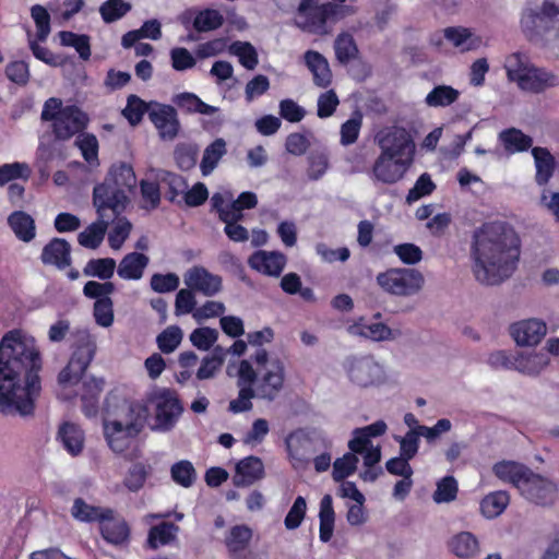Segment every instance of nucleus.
<instances>
[{"label":"nucleus","mask_w":559,"mask_h":559,"mask_svg":"<svg viewBox=\"0 0 559 559\" xmlns=\"http://www.w3.org/2000/svg\"><path fill=\"white\" fill-rule=\"evenodd\" d=\"M515 371L528 376H539L550 364V359L543 352H515Z\"/></svg>","instance_id":"nucleus-25"},{"label":"nucleus","mask_w":559,"mask_h":559,"mask_svg":"<svg viewBox=\"0 0 559 559\" xmlns=\"http://www.w3.org/2000/svg\"><path fill=\"white\" fill-rule=\"evenodd\" d=\"M520 239L506 222L484 223L473 231L469 257L472 272L484 285H498L515 270Z\"/></svg>","instance_id":"nucleus-2"},{"label":"nucleus","mask_w":559,"mask_h":559,"mask_svg":"<svg viewBox=\"0 0 559 559\" xmlns=\"http://www.w3.org/2000/svg\"><path fill=\"white\" fill-rule=\"evenodd\" d=\"M460 91L450 85H437L425 97V104L431 108L451 106L460 98Z\"/></svg>","instance_id":"nucleus-42"},{"label":"nucleus","mask_w":559,"mask_h":559,"mask_svg":"<svg viewBox=\"0 0 559 559\" xmlns=\"http://www.w3.org/2000/svg\"><path fill=\"white\" fill-rule=\"evenodd\" d=\"M377 283L388 294L409 297L423 289L425 277L416 269L394 267L378 274Z\"/></svg>","instance_id":"nucleus-10"},{"label":"nucleus","mask_w":559,"mask_h":559,"mask_svg":"<svg viewBox=\"0 0 559 559\" xmlns=\"http://www.w3.org/2000/svg\"><path fill=\"white\" fill-rule=\"evenodd\" d=\"M148 118L163 140H173L177 136L180 123L174 107L151 103Z\"/></svg>","instance_id":"nucleus-17"},{"label":"nucleus","mask_w":559,"mask_h":559,"mask_svg":"<svg viewBox=\"0 0 559 559\" xmlns=\"http://www.w3.org/2000/svg\"><path fill=\"white\" fill-rule=\"evenodd\" d=\"M70 243L62 238H53L41 251L40 260L44 264L64 269L71 263Z\"/></svg>","instance_id":"nucleus-26"},{"label":"nucleus","mask_w":559,"mask_h":559,"mask_svg":"<svg viewBox=\"0 0 559 559\" xmlns=\"http://www.w3.org/2000/svg\"><path fill=\"white\" fill-rule=\"evenodd\" d=\"M252 537V531L247 525H235L225 538V545L231 555H238L245 549Z\"/></svg>","instance_id":"nucleus-47"},{"label":"nucleus","mask_w":559,"mask_h":559,"mask_svg":"<svg viewBox=\"0 0 559 559\" xmlns=\"http://www.w3.org/2000/svg\"><path fill=\"white\" fill-rule=\"evenodd\" d=\"M557 486L551 480L534 474L532 471L522 486L521 495L538 506H550L557 499Z\"/></svg>","instance_id":"nucleus-16"},{"label":"nucleus","mask_w":559,"mask_h":559,"mask_svg":"<svg viewBox=\"0 0 559 559\" xmlns=\"http://www.w3.org/2000/svg\"><path fill=\"white\" fill-rule=\"evenodd\" d=\"M99 531L109 544L123 545L129 540L130 527L127 521L110 508L99 521Z\"/></svg>","instance_id":"nucleus-21"},{"label":"nucleus","mask_w":559,"mask_h":559,"mask_svg":"<svg viewBox=\"0 0 559 559\" xmlns=\"http://www.w3.org/2000/svg\"><path fill=\"white\" fill-rule=\"evenodd\" d=\"M334 49L337 60L341 63H347L357 56L358 49L354 38L349 34H340L334 43Z\"/></svg>","instance_id":"nucleus-61"},{"label":"nucleus","mask_w":559,"mask_h":559,"mask_svg":"<svg viewBox=\"0 0 559 559\" xmlns=\"http://www.w3.org/2000/svg\"><path fill=\"white\" fill-rule=\"evenodd\" d=\"M140 432L122 426L119 421L110 420L104 417V436L108 447L116 453L124 452L130 441Z\"/></svg>","instance_id":"nucleus-23"},{"label":"nucleus","mask_w":559,"mask_h":559,"mask_svg":"<svg viewBox=\"0 0 559 559\" xmlns=\"http://www.w3.org/2000/svg\"><path fill=\"white\" fill-rule=\"evenodd\" d=\"M150 259L147 255L140 252H131L122 258L118 267L117 274L122 280L138 281L141 280L145 269L147 267Z\"/></svg>","instance_id":"nucleus-30"},{"label":"nucleus","mask_w":559,"mask_h":559,"mask_svg":"<svg viewBox=\"0 0 559 559\" xmlns=\"http://www.w3.org/2000/svg\"><path fill=\"white\" fill-rule=\"evenodd\" d=\"M116 261L111 258L92 259L90 260L83 272L86 276L98 277L100 280H109L115 272Z\"/></svg>","instance_id":"nucleus-51"},{"label":"nucleus","mask_w":559,"mask_h":559,"mask_svg":"<svg viewBox=\"0 0 559 559\" xmlns=\"http://www.w3.org/2000/svg\"><path fill=\"white\" fill-rule=\"evenodd\" d=\"M448 548L452 555L460 559H471L480 552L479 542L471 532L454 534L448 542Z\"/></svg>","instance_id":"nucleus-28"},{"label":"nucleus","mask_w":559,"mask_h":559,"mask_svg":"<svg viewBox=\"0 0 559 559\" xmlns=\"http://www.w3.org/2000/svg\"><path fill=\"white\" fill-rule=\"evenodd\" d=\"M150 401L155 409L152 429L159 432L171 430L182 413V406L176 394L169 390L159 389L152 393Z\"/></svg>","instance_id":"nucleus-11"},{"label":"nucleus","mask_w":559,"mask_h":559,"mask_svg":"<svg viewBox=\"0 0 559 559\" xmlns=\"http://www.w3.org/2000/svg\"><path fill=\"white\" fill-rule=\"evenodd\" d=\"M151 108V103L146 104L136 95H130L127 99V106L122 110V115L124 118L132 124H138L145 112L148 114Z\"/></svg>","instance_id":"nucleus-60"},{"label":"nucleus","mask_w":559,"mask_h":559,"mask_svg":"<svg viewBox=\"0 0 559 559\" xmlns=\"http://www.w3.org/2000/svg\"><path fill=\"white\" fill-rule=\"evenodd\" d=\"M75 145L81 151L85 162L92 166L98 165V140L94 134H80L75 140Z\"/></svg>","instance_id":"nucleus-54"},{"label":"nucleus","mask_w":559,"mask_h":559,"mask_svg":"<svg viewBox=\"0 0 559 559\" xmlns=\"http://www.w3.org/2000/svg\"><path fill=\"white\" fill-rule=\"evenodd\" d=\"M183 282L188 288L209 297L216 295L222 289V277L199 265L186 271Z\"/></svg>","instance_id":"nucleus-19"},{"label":"nucleus","mask_w":559,"mask_h":559,"mask_svg":"<svg viewBox=\"0 0 559 559\" xmlns=\"http://www.w3.org/2000/svg\"><path fill=\"white\" fill-rule=\"evenodd\" d=\"M503 69L508 81L524 93L539 95L559 88V72L536 66L524 52L515 51L508 55Z\"/></svg>","instance_id":"nucleus-3"},{"label":"nucleus","mask_w":559,"mask_h":559,"mask_svg":"<svg viewBox=\"0 0 559 559\" xmlns=\"http://www.w3.org/2000/svg\"><path fill=\"white\" fill-rule=\"evenodd\" d=\"M58 440L72 456L79 455L84 448V432L73 423H64L60 426Z\"/></svg>","instance_id":"nucleus-34"},{"label":"nucleus","mask_w":559,"mask_h":559,"mask_svg":"<svg viewBox=\"0 0 559 559\" xmlns=\"http://www.w3.org/2000/svg\"><path fill=\"white\" fill-rule=\"evenodd\" d=\"M376 141L382 154L413 164L415 144L404 128L383 129L376 135Z\"/></svg>","instance_id":"nucleus-12"},{"label":"nucleus","mask_w":559,"mask_h":559,"mask_svg":"<svg viewBox=\"0 0 559 559\" xmlns=\"http://www.w3.org/2000/svg\"><path fill=\"white\" fill-rule=\"evenodd\" d=\"M127 202L128 195L109 186V182L94 187L93 204L99 217H110L112 221L124 210Z\"/></svg>","instance_id":"nucleus-15"},{"label":"nucleus","mask_w":559,"mask_h":559,"mask_svg":"<svg viewBox=\"0 0 559 559\" xmlns=\"http://www.w3.org/2000/svg\"><path fill=\"white\" fill-rule=\"evenodd\" d=\"M442 39L456 49L459 52L476 51L487 46V41L473 29L464 26H449L441 34H435L430 38V43L436 47H441Z\"/></svg>","instance_id":"nucleus-14"},{"label":"nucleus","mask_w":559,"mask_h":559,"mask_svg":"<svg viewBox=\"0 0 559 559\" xmlns=\"http://www.w3.org/2000/svg\"><path fill=\"white\" fill-rule=\"evenodd\" d=\"M170 476L177 485L190 488L197 479V472L190 461L181 460L171 466Z\"/></svg>","instance_id":"nucleus-50"},{"label":"nucleus","mask_w":559,"mask_h":559,"mask_svg":"<svg viewBox=\"0 0 559 559\" xmlns=\"http://www.w3.org/2000/svg\"><path fill=\"white\" fill-rule=\"evenodd\" d=\"M499 140L503 144L506 151L511 154L526 151L532 146L533 142L528 135L514 128L500 132Z\"/></svg>","instance_id":"nucleus-46"},{"label":"nucleus","mask_w":559,"mask_h":559,"mask_svg":"<svg viewBox=\"0 0 559 559\" xmlns=\"http://www.w3.org/2000/svg\"><path fill=\"white\" fill-rule=\"evenodd\" d=\"M459 487L453 476H445L437 483L432 499L436 503H449L455 500Z\"/></svg>","instance_id":"nucleus-57"},{"label":"nucleus","mask_w":559,"mask_h":559,"mask_svg":"<svg viewBox=\"0 0 559 559\" xmlns=\"http://www.w3.org/2000/svg\"><path fill=\"white\" fill-rule=\"evenodd\" d=\"M57 157V148L53 142H39L36 150L35 165L40 176L47 178L49 176L48 164Z\"/></svg>","instance_id":"nucleus-58"},{"label":"nucleus","mask_w":559,"mask_h":559,"mask_svg":"<svg viewBox=\"0 0 559 559\" xmlns=\"http://www.w3.org/2000/svg\"><path fill=\"white\" fill-rule=\"evenodd\" d=\"M40 118L50 122L52 133L57 140L66 141L86 128L87 115L78 106H63L60 98L50 97L43 106Z\"/></svg>","instance_id":"nucleus-7"},{"label":"nucleus","mask_w":559,"mask_h":559,"mask_svg":"<svg viewBox=\"0 0 559 559\" xmlns=\"http://www.w3.org/2000/svg\"><path fill=\"white\" fill-rule=\"evenodd\" d=\"M78 341L79 346L58 376V395L62 400H70L76 394L72 389L79 384L96 352L95 338L87 331L79 332Z\"/></svg>","instance_id":"nucleus-8"},{"label":"nucleus","mask_w":559,"mask_h":559,"mask_svg":"<svg viewBox=\"0 0 559 559\" xmlns=\"http://www.w3.org/2000/svg\"><path fill=\"white\" fill-rule=\"evenodd\" d=\"M343 367L348 381L360 389L378 386L386 379L384 367L369 355L349 356Z\"/></svg>","instance_id":"nucleus-9"},{"label":"nucleus","mask_w":559,"mask_h":559,"mask_svg":"<svg viewBox=\"0 0 559 559\" xmlns=\"http://www.w3.org/2000/svg\"><path fill=\"white\" fill-rule=\"evenodd\" d=\"M237 386L239 389L238 396L229 402L228 409L234 413H243L252 408V399H257V394L250 385V370L243 365L241 370H237Z\"/></svg>","instance_id":"nucleus-24"},{"label":"nucleus","mask_w":559,"mask_h":559,"mask_svg":"<svg viewBox=\"0 0 559 559\" xmlns=\"http://www.w3.org/2000/svg\"><path fill=\"white\" fill-rule=\"evenodd\" d=\"M510 502L507 491L498 490L487 495L480 502V510L485 518L495 519L503 513Z\"/></svg>","instance_id":"nucleus-43"},{"label":"nucleus","mask_w":559,"mask_h":559,"mask_svg":"<svg viewBox=\"0 0 559 559\" xmlns=\"http://www.w3.org/2000/svg\"><path fill=\"white\" fill-rule=\"evenodd\" d=\"M60 44L66 47L74 48L80 58L88 60L91 57L90 37L84 34H75L69 31H62L59 34Z\"/></svg>","instance_id":"nucleus-48"},{"label":"nucleus","mask_w":559,"mask_h":559,"mask_svg":"<svg viewBox=\"0 0 559 559\" xmlns=\"http://www.w3.org/2000/svg\"><path fill=\"white\" fill-rule=\"evenodd\" d=\"M109 508L97 507L87 503L82 498H76L71 507V515L79 522H98Z\"/></svg>","instance_id":"nucleus-44"},{"label":"nucleus","mask_w":559,"mask_h":559,"mask_svg":"<svg viewBox=\"0 0 559 559\" xmlns=\"http://www.w3.org/2000/svg\"><path fill=\"white\" fill-rule=\"evenodd\" d=\"M519 26L531 43L559 41V0H543L540 4L527 2L521 10Z\"/></svg>","instance_id":"nucleus-4"},{"label":"nucleus","mask_w":559,"mask_h":559,"mask_svg":"<svg viewBox=\"0 0 559 559\" xmlns=\"http://www.w3.org/2000/svg\"><path fill=\"white\" fill-rule=\"evenodd\" d=\"M226 358L225 348L217 345L213 348L212 354L204 357L201 361V366L197 371V378L199 380H206L213 378L216 372L222 368Z\"/></svg>","instance_id":"nucleus-45"},{"label":"nucleus","mask_w":559,"mask_h":559,"mask_svg":"<svg viewBox=\"0 0 559 559\" xmlns=\"http://www.w3.org/2000/svg\"><path fill=\"white\" fill-rule=\"evenodd\" d=\"M492 471L500 480L512 484L520 492L531 473L530 468L513 461L499 462Z\"/></svg>","instance_id":"nucleus-27"},{"label":"nucleus","mask_w":559,"mask_h":559,"mask_svg":"<svg viewBox=\"0 0 559 559\" xmlns=\"http://www.w3.org/2000/svg\"><path fill=\"white\" fill-rule=\"evenodd\" d=\"M240 219L242 217L230 214L227 211H222V221L225 223L224 231L235 242H243L249 239L247 228L238 224Z\"/></svg>","instance_id":"nucleus-56"},{"label":"nucleus","mask_w":559,"mask_h":559,"mask_svg":"<svg viewBox=\"0 0 559 559\" xmlns=\"http://www.w3.org/2000/svg\"><path fill=\"white\" fill-rule=\"evenodd\" d=\"M179 526L170 522L153 525L147 533L146 544L151 549H158L176 540Z\"/></svg>","instance_id":"nucleus-36"},{"label":"nucleus","mask_w":559,"mask_h":559,"mask_svg":"<svg viewBox=\"0 0 559 559\" xmlns=\"http://www.w3.org/2000/svg\"><path fill=\"white\" fill-rule=\"evenodd\" d=\"M304 59L307 68L312 73L314 84L319 87L329 86L332 81V72L328 60L314 50L306 51Z\"/></svg>","instance_id":"nucleus-31"},{"label":"nucleus","mask_w":559,"mask_h":559,"mask_svg":"<svg viewBox=\"0 0 559 559\" xmlns=\"http://www.w3.org/2000/svg\"><path fill=\"white\" fill-rule=\"evenodd\" d=\"M82 388L83 412L87 417H93L98 411V397L103 391L104 381L103 379L91 377L83 382Z\"/></svg>","instance_id":"nucleus-37"},{"label":"nucleus","mask_w":559,"mask_h":559,"mask_svg":"<svg viewBox=\"0 0 559 559\" xmlns=\"http://www.w3.org/2000/svg\"><path fill=\"white\" fill-rule=\"evenodd\" d=\"M380 317V313H377L372 319L360 317L348 322L346 331L354 337L371 342H390L400 337V330L391 329L385 323L379 321Z\"/></svg>","instance_id":"nucleus-13"},{"label":"nucleus","mask_w":559,"mask_h":559,"mask_svg":"<svg viewBox=\"0 0 559 559\" xmlns=\"http://www.w3.org/2000/svg\"><path fill=\"white\" fill-rule=\"evenodd\" d=\"M8 224L16 238L23 242H31L36 237L35 219L23 211H15L8 217Z\"/></svg>","instance_id":"nucleus-33"},{"label":"nucleus","mask_w":559,"mask_h":559,"mask_svg":"<svg viewBox=\"0 0 559 559\" xmlns=\"http://www.w3.org/2000/svg\"><path fill=\"white\" fill-rule=\"evenodd\" d=\"M190 342L200 350H209L218 338V331L212 328H198L189 336Z\"/></svg>","instance_id":"nucleus-64"},{"label":"nucleus","mask_w":559,"mask_h":559,"mask_svg":"<svg viewBox=\"0 0 559 559\" xmlns=\"http://www.w3.org/2000/svg\"><path fill=\"white\" fill-rule=\"evenodd\" d=\"M199 148L195 144L181 143L175 148V159L179 168L189 170L195 166Z\"/></svg>","instance_id":"nucleus-62"},{"label":"nucleus","mask_w":559,"mask_h":559,"mask_svg":"<svg viewBox=\"0 0 559 559\" xmlns=\"http://www.w3.org/2000/svg\"><path fill=\"white\" fill-rule=\"evenodd\" d=\"M412 164L380 153L376 159L371 179L386 185H392L403 179Z\"/></svg>","instance_id":"nucleus-18"},{"label":"nucleus","mask_w":559,"mask_h":559,"mask_svg":"<svg viewBox=\"0 0 559 559\" xmlns=\"http://www.w3.org/2000/svg\"><path fill=\"white\" fill-rule=\"evenodd\" d=\"M226 153V141L224 139H216L207 145L200 163L201 174L204 177L210 176Z\"/></svg>","instance_id":"nucleus-41"},{"label":"nucleus","mask_w":559,"mask_h":559,"mask_svg":"<svg viewBox=\"0 0 559 559\" xmlns=\"http://www.w3.org/2000/svg\"><path fill=\"white\" fill-rule=\"evenodd\" d=\"M319 521V538L322 543H328L333 536L335 522L333 499L330 495L323 496L320 501Z\"/></svg>","instance_id":"nucleus-40"},{"label":"nucleus","mask_w":559,"mask_h":559,"mask_svg":"<svg viewBox=\"0 0 559 559\" xmlns=\"http://www.w3.org/2000/svg\"><path fill=\"white\" fill-rule=\"evenodd\" d=\"M176 103L181 109L188 112H197L210 116L218 111L217 107L204 103L195 94L192 93H183L178 95Z\"/></svg>","instance_id":"nucleus-49"},{"label":"nucleus","mask_w":559,"mask_h":559,"mask_svg":"<svg viewBox=\"0 0 559 559\" xmlns=\"http://www.w3.org/2000/svg\"><path fill=\"white\" fill-rule=\"evenodd\" d=\"M358 457L354 452H347L333 463L332 477L335 481H343L346 477L353 475L357 468Z\"/></svg>","instance_id":"nucleus-55"},{"label":"nucleus","mask_w":559,"mask_h":559,"mask_svg":"<svg viewBox=\"0 0 559 559\" xmlns=\"http://www.w3.org/2000/svg\"><path fill=\"white\" fill-rule=\"evenodd\" d=\"M247 365L250 370V385L257 394V399L274 401L284 388L285 366L278 357H273L263 348L255 352L252 361L240 360L237 370Z\"/></svg>","instance_id":"nucleus-5"},{"label":"nucleus","mask_w":559,"mask_h":559,"mask_svg":"<svg viewBox=\"0 0 559 559\" xmlns=\"http://www.w3.org/2000/svg\"><path fill=\"white\" fill-rule=\"evenodd\" d=\"M104 181L128 194L135 187L136 178L130 165L120 163L111 166Z\"/></svg>","instance_id":"nucleus-32"},{"label":"nucleus","mask_w":559,"mask_h":559,"mask_svg":"<svg viewBox=\"0 0 559 559\" xmlns=\"http://www.w3.org/2000/svg\"><path fill=\"white\" fill-rule=\"evenodd\" d=\"M287 258L278 251L259 250L250 255L249 266L266 276L278 277L286 266Z\"/></svg>","instance_id":"nucleus-22"},{"label":"nucleus","mask_w":559,"mask_h":559,"mask_svg":"<svg viewBox=\"0 0 559 559\" xmlns=\"http://www.w3.org/2000/svg\"><path fill=\"white\" fill-rule=\"evenodd\" d=\"M147 415L146 405L127 389H115L106 396L104 417L119 421L122 426L141 432Z\"/></svg>","instance_id":"nucleus-6"},{"label":"nucleus","mask_w":559,"mask_h":559,"mask_svg":"<svg viewBox=\"0 0 559 559\" xmlns=\"http://www.w3.org/2000/svg\"><path fill=\"white\" fill-rule=\"evenodd\" d=\"M41 357L35 338L10 331L0 341V413L25 416L40 391Z\"/></svg>","instance_id":"nucleus-1"},{"label":"nucleus","mask_w":559,"mask_h":559,"mask_svg":"<svg viewBox=\"0 0 559 559\" xmlns=\"http://www.w3.org/2000/svg\"><path fill=\"white\" fill-rule=\"evenodd\" d=\"M223 21V15L217 10L205 9L195 15L193 26L199 32H209L218 28Z\"/></svg>","instance_id":"nucleus-59"},{"label":"nucleus","mask_w":559,"mask_h":559,"mask_svg":"<svg viewBox=\"0 0 559 559\" xmlns=\"http://www.w3.org/2000/svg\"><path fill=\"white\" fill-rule=\"evenodd\" d=\"M110 217H99L90 226H87L78 236L79 243L88 249H96L100 246L104 240Z\"/></svg>","instance_id":"nucleus-39"},{"label":"nucleus","mask_w":559,"mask_h":559,"mask_svg":"<svg viewBox=\"0 0 559 559\" xmlns=\"http://www.w3.org/2000/svg\"><path fill=\"white\" fill-rule=\"evenodd\" d=\"M263 462L258 456L250 455L237 464L234 481L237 486H249L263 478Z\"/></svg>","instance_id":"nucleus-29"},{"label":"nucleus","mask_w":559,"mask_h":559,"mask_svg":"<svg viewBox=\"0 0 559 559\" xmlns=\"http://www.w3.org/2000/svg\"><path fill=\"white\" fill-rule=\"evenodd\" d=\"M534 157L536 175L535 180L537 185L545 186L552 177L555 164V157L545 147H534L532 150Z\"/></svg>","instance_id":"nucleus-38"},{"label":"nucleus","mask_w":559,"mask_h":559,"mask_svg":"<svg viewBox=\"0 0 559 559\" xmlns=\"http://www.w3.org/2000/svg\"><path fill=\"white\" fill-rule=\"evenodd\" d=\"M31 175L32 169L26 163L14 162L11 164H3L0 166V187L16 179L27 180Z\"/></svg>","instance_id":"nucleus-52"},{"label":"nucleus","mask_w":559,"mask_h":559,"mask_svg":"<svg viewBox=\"0 0 559 559\" xmlns=\"http://www.w3.org/2000/svg\"><path fill=\"white\" fill-rule=\"evenodd\" d=\"M547 325L538 319H526L514 322L510 326V334L519 346H536L545 337Z\"/></svg>","instance_id":"nucleus-20"},{"label":"nucleus","mask_w":559,"mask_h":559,"mask_svg":"<svg viewBox=\"0 0 559 559\" xmlns=\"http://www.w3.org/2000/svg\"><path fill=\"white\" fill-rule=\"evenodd\" d=\"M183 334L179 326L170 325L166 328L156 338L159 350L164 354L175 352L182 341Z\"/></svg>","instance_id":"nucleus-53"},{"label":"nucleus","mask_w":559,"mask_h":559,"mask_svg":"<svg viewBox=\"0 0 559 559\" xmlns=\"http://www.w3.org/2000/svg\"><path fill=\"white\" fill-rule=\"evenodd\" d=\"M386 429L388 426L383 420H377L368 426L356 428L353 431V438L348 441L349 450L362 451L366 445L371 443V438L384 435Z\"/></svg>","instance_id":"nucleus-35"},{"label":"nucleus","mask_w":559,"mask_h":559,"mask_svg":"<svg viewBox=\"0 0 559 559\" xmlns=\"http://www.w3.org/2000/svg\"><path fill=\"white\" fill-rule=\"evenodd\" d=\"M309 443V439L304 433H292L286 439L287 452L292 460L297 462H305L307 460L306 447Z\"/></svg>","instance_id":"nucleus-63"}]
</instances>
